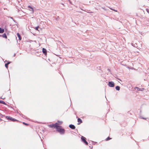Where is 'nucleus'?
<instances>
[{"label": "nucleus", "mask_w": 149, "mask_h": 149, "mask_svg": "<svg viewBox=\"0 0 149 149\" xmlns=\"http://www.w3.org/2000/svg\"><path fill=\"white\" fill-rule=\"evenodd\" d=\"M58 125V124L57 123H56L55 124L49 125L48 126L50 128H55L57 129L58 127H61L60 126Z\"/></svg>", "instance_id": "f257e3e1"}, {"label": "nucleus", "mask_w": 149, "mask_h": 149, "mask_svg": "<svg viewBox=\"0 0 149 149\" xmlns=\"http://www.w3.org/2000/svg\"><path fill=\"white\" fill-rule=\"evenodd\" d=\"M57 131L61 134H64L65 133V130L63 128H60L58 127L57 129Z\"/></svg>", "instance_id": "f03ea898"}, {"label": "nucleus", "mask_w": 149, "mask_h": 149, "mask_svg": "<svg viewBox=\"0 0 149 149\" xmlns=\"http://www.w3.org/2000/svg\"><path fill=\"white\" fill-rule=\"evenodd\" d=\"M6 118L8 120H11L13 122H14L15 121H17V122L19 121L18 120H16V119L13 118L9 116H6Z\"/></svg>", "instance_id": "7ed1b4c3"}, {"label": "nucleus", "mask_w": 149, "mask_h": 149, "mask_svg": "<svg viewBox=\"0 0 149 149\" xmlns=\"http://www.w3.org/2000/svg\"><path fill=\"white\" fill-rule=\"evenodd\" d=\"M81 139L82 141L84 143H85L86 145H88V143L86 141V138L83 136H82L81 137Z\"/></svg>", "instance_id": "20e7f679"}, {"label": "nucleus", "mask_w": 149, "mask_h": 149, "mask_svg": "<svg viewBox=\"0 0 149 149\" xmlns=\"http://www.w3.org/2000/svg\"><path fill=\"white\" fill-rule=\"evenodd\" d=\"M108 85L110 87H113L114 86V84L113 81H109Z\"/></svg>", "instance_id": "39448f33"}, {"label": "nucleus", "mask_w": 149, "mask_h": 149, "mask_svg": "<svg viewBox=\"0 0 149 149\" xmlns=\"http://www.w3.org/2000/svg\"><path fill=\"white\" fill-rule=\"evenodd\" d=\"M28 8H30V9H29V10L30 11H32V13H33V12H34L33 9V8L32 7H31L30 6H28Z\"/></svg>", "instance_id": "423d86ee"}, {"label": "nucleus", "mask_w": 149, "mask_h": 149, "mask_svg": "<svg viewBox=\"0 0 149 149\" xmlns=\"http://www.w3.org/2000/svg\"><path fill=\"white\" fill-rule=\"evenodd\" d=\"M135 89H136L138 91H143L144 88H140L138 87H135Z\"/></svg>", "instance_id": "0eeeda50"}, {"label": "nucleus", "mask_w": 149, "mask_h": 149, "mask_svg": "<svg viewBox=\"0 0 149 149\" xmlns=\"http://www.w3.org/2000/svg\"><path fill=\"white\" fill-rule=\"evenodd\" d=\"M42 51L43 54H44L45 55H46L47 54V51L45 49L43 48L42 49Z\"/></svg>", "instance_id": "6e6552de"}, {"label": "nucleus", "mask_w": 149, "mask_h": 149, "mask_svg": "<svg viewBox=\"0 0 149 149\" xmlns=\"http://www.w3.org/2000/svg\"><path fill=\"white\" fill-rule=\"evenodd\" d=\"M69 127L70 128L72 129H74L75 128V127L73 125H69Z\"/></svg>", "instance_id": "1a4fd4ad"}, {"label": "nucleus", "mask_w": 149, "mask_h": 149, "mask_svg": "<svg viewBox=\"0 0 149 149\" xmlns=\"http://www.w3.org/2000/svg\"><path fill=\"white\" fill-rule=\"evenodd\" d=\"M77 121L78 123H78V125L80 124V123H81L82 122V120L80 118H78Z\"/></svg>", "instance_id": "9d476101"}, {"label": "nucleus", "mask_w": 149, "mask_h": 149, "mask_svg": "<svg viewBox=\"0 0 149 149\" xmlns=\"http://www.w3.org/2000/svg\"><path fill=\"white\" fill-rule=\"evenodd\" d=\"M17 36H18V37L19 40H21L22 39V38H21V37L20 35L18 33H17Z\"/></svg>", "instance_id": "9b49d317"}, {"label": "nucleus", "mask_w": 149, "mask_h": 149, "mask_svg": "<svg viewBox=\"0 0 149 149\" xmlns=\"http://www.w3.org/2000/svg\"><path fill=\"white\" fill-rule=\"evenodd\" d=\"M4 31V30L3 29L0 28V33H3Z\"/></svg>", "instance_id": "f8f14e48"}, {"label": "nucleus", "mask_w": 149, "mask_h": 149, "mask_svg": "<svg viewBox=\"0 0 149 149\" xmlns=\"http://www.w3.org/2000/svg\"><path fill=\"white\" fill-rule=\"evenodd\" d=\"M2 37L3 38H7V36L6 35V33H4L3 35H2Z\"/></svg>", "instance_id": "ddd939ff"}, {"label": "nucleus", "mask_w": 149, "mask_h": 149, "mask_svg": "<svg viewBox=\"0 0 149 149\" xmlns=\"http://www.w3.org/2000/svg\"><path fill=\"white\" fill-rule=\"evenodd\" d=\"M0 104H3L6 105V103L4 102L2 100H0Z\"/></svg>", "instance_id": "4468645a"}, {"label": "nucleus", "mask_w": 149, "mask_h": 149, "mask_svg": "<svg viewBox=\"0 0 149 149\" xmlns=\"http://www.w3.org/2000/svg\"><path fill=\"white\" fill-rule=\"evenodd\" d=\"M116 89L117 91H119L120 89V87L118 86H117L116 87Z\"/></svg>", "instance_id": "2eb2a0df"}, {"label": "nucleus", "mask_w": 149, "mask_h": 149, "mask_svg": "<svg viewBox=\"0 0 149 149\" xmlns=\"http://www.w3.org/2000/svg\"><path fill=\"white\" fill-rule=\"evenodd\" d=\"M111 139V138H110L109 137H108L107 139H106V141H107L110 139Z\"/></svg>", "instance_id": "dca6fc26"}, {"label": "nucleus", "mask_w": 149, "mask_h": 149, "mask_svg": "<svg viewBox=\"0 0 149 149\" xmlns=\"http://www.w3.org/2000/svg\"><path fill=\"white\" fill-rule=\"evenodd\" d=\"M8 65L7 64V63H6L5 64V67L7 68H8Z\"/></svg>", "instance_id": "f3484780"}, {"label": "nucleus", "mask_w": 149, "mask_h": 149, "mask_svg": "<svg viewBox=\"0 0 149 149\" xmlns=\"http://www.w3.org/2000/svg\"><path fill=\"white\" fill-rule=\"evenodd\" d=\"M39 27V26H37V27H36V28H35V29L36 30H38V28Z\"/></svg>", "instance_id": "a211bd4d"}, {"label": "nucleus", "mask_w": 149, "mask_h": 149, "mask_svg": "<svg viewBox=\"0 0 149 149\" xmlns=\"http://www.w3.org/2000/svg\"><path fill=\"white\" fill-rule=\"evenodd\" d=\"M23 124H24V125H29V124H28L27 123H25L24 122H23Z\"/></svg>", "instance_id": "6ab92c4d"}, {"label": "nucleus", "mask_w": 149, "mask_h": 149, "mask_svg": "<svg viewBox=\"0 0 149 149\" xmlns=\"http://www.w3.org/2000/svg\"><path fill=\"white\" fill-rule=\"evenodd\" d=\"M146 11H147V12L148 13H149V9H146Z\"/></svg>", "instance_id": "aec40b11"}, {"label": "nucleus", "mask_w": 149, "mask_h": 149, "mask_svg": "<svg viewBox=\"0 0 149 149\" xmlns=\"http://www.w3.org/2000/svg\"><path fill=\"white\" fill-rule=\"evenodd\" d=\"M58 122L60 124H61L62 123V122H61V121H58Z\"/></svg>", "instance_id": "412c9836"}, {"label": "nucleus", "mask_w": 149, "mask_h": 149, "mask_svg": "<svg viewBox=\"0 0 149 149\" xmlns=\"http://www.w3.org/2000/svg\"><path fill=\"white\" fill-rule=\"evenodd\" d=\"M110 9H111V10H114V11H116V12L117 11V10H114V9H112V8H110Z\"/></svg>", "instance_id": "4be33fe9"}, {"label": "nucleus", "mask_w": 149, "mask_h": 149, "mask_svg": "<svg viewBox=\"0 0 149 149\" xmlns=\"http://www.w3.org/2000/svg\"><path fill=\"white\" fill-rule=\"evenodd\" d=\"M10 18L13 19V20L15 22V21L13 19V18L12 17H10Z\"/></svg>", "instance_id": "5701e85b"}, {"label": "nucleus", "mask_w": 149, "mask_h": 149, "mask_svg": "<svg viewBox=\"0 0 149 149\" xmlns=\"http://www.w3.org/2000/svg\"><path fill=\"white\" fill-rule=\"evenodd\" d=\"M10 62H8L7 64L8 65H9V64H10Z\"/></svg>", "instance_id": "b1692460"}, {"label": "nucleus", "mask_w": 149, "mask_h": 149, "mask_svg": "<svg viewBox=\"0 0 149 149\" xmlns=\"http://www.w3.org/2000/svg\"><path fill=\"white\" fill-rule=\"evenodd\" d=\"M107 70L109 72H110L111 71L109 69H108Z\"/></svg>", "instance_id": "393cba45"}, {"label": "nucleus", "mask_w": 149, "mask_h": 149, "mask_svg": "<svg viewBox=\"0 0 149 149\" xmlns=\"http://www.w3.org/2000/svg\"><path fill=\"white\" fill-rule=\"evenodd\" d=\"M0 98L1 99H4V98H3L2 97H0Z\"/></svg>", "instance_id": "a878e982"}, {"label": "nucleus", "mask_w": 149, "mask_h": 149, "mask_svg": "<svg viewBox=\"0 0 149 149\" xmlns=\"http://www.w3.org/2000/svg\"><path fill=\"white\" fill-rule=\"evenodd\" d=\"M142 118L143 119H146V118Z\"/></svg>", "instance_id": "bb28decb"}, {"label": "nucleus", "mask_w": 149, "mask_h": 149, "mask_svg": "<svg viewBox=\"0 0 149 149\" xmlns=\"http://www.w3.org/2000/svg\"><path fill=\"white\" fill-rule=\"evenodd\" d=\"M15 56V54H14V56Z\"/></svg>", "instance_id": "cd10ccee"}, {"label": "nucleus", "mask_w": 149, "mask_h": 149, "mask_svg": "<svg viewBox=\"0 0 149 149\" xmlns=\"http://www.w3.org/2000/svg\"><path fill=\"white\" fill-rule=\"evenodd\" d=\"M103 8V9H104V8Z\"/></svg>", "instance_id": "c85d7f7f"}, {"label": "nucleus", "mask_w": 149, "mask_h": 149, "mask_svg": "<svg viewBox=\"0 0 149 149\" xmlns=\"http://www.w3.org/2000/svg\"><path fill=\"white\" fill-rule=\"evenodd\" d=\"M1 115V113H0V115Z\"/></svg>", "instance_id": "c756f323"}, {"label": "nucleus", "mask_w": 149, "mask_h": 149, "mask_svg": "<svg viewBox=\"0 0 149 149\" xmlns=\"http://www.w3.org/2000/svg\"><path fill=\"white\" fill-rule=\"evenodd\" d=\"M1 115V113H0V115Z\"/></svg>", "instance_id": "7c9ffc66"}]
</instances>
